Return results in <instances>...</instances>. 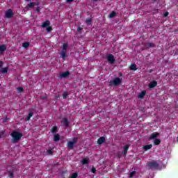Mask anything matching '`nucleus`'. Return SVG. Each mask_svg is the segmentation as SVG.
<instances>
[{
	"label": "nucleus",
	"mask_w": 178,
	"mask_h": 178,
	"mask_svg": "<svg viewBox=\"0 0 178 178\" xmlns=\"http://www.w3.org/2000/svg\"><path fill=\"white\" fill-rule=\"evenodd\" d=\"M49 24H51V22L49 21H46L42 24V27L43 28L48 27Z\"/></svg>",
	"instance_id": "dca6fc26"
},
{
	"label": "nucleus",
	"mask_w": 178,
	"mask_h": 178,
	"mask_svg": "<svg viewBox=\"0 0 178 178\" xmlns=\"http://www.w3.org/2000/svg\"><path fill=\"white\" fill-rule=\"evenodd\" d=\"M91 172L92 173H95V172H97V170L94 167H92L91 169Z\"/></svg>",
	"instance_id": "f704fd0d"
},
{
	"label": "nucleus",
	"mask_w": 178,
	"mask_h": 178,
	"mask_svg": "<svg viewBox=\"0 0 178 178\" xmlns=\"http://www.w3.org/2000/svg\"><path fill=\"white\" fill-rule=\"evenodd\" d=\"M152 1H153V2H155V1H156V0H152Z\"/></svg>",
	"instance_id": "a18cd8bd"
},
{
	"label": "nucleus",
	"mask_w": 178,
	"mask_h": 178,
	"mask_svg": "<svg viewBox=\"0 0 178 178\" xmlns=\"http://www.w3.org/2000/svg\"><path fill=\"white\" fill-rule=\"evenodd\" d=\"M11 136L13 138V143H17V141H20L22 137H23V134L17 132V131H14L11 134Z\"/></svg>",
	"instance_id": "f257e3e1"
},
{
	"label": "nucleus",
	"mask_w": 178,
	"mask_h": 178,
	"mask_svg": "<svg viewBox=\"0 0 178 178\" xmlns=\"http://www.w3.org/2000/svg\"><path fill=\"white\" fill-rule=\"evenodd\" d=\"M145 97V91H142L140 93H139L138 98H140V99H143Z\"/></svg>",
	"instance_id": "2eb2a0df"
},
{
	"label": "nucleus",
	"mask_w": 178,
	"mask_h": 178,
	"mask_svg": "<svg viewBox=\"0 0 178 178\" xmlns=\"http://www.w3.org/2000/svg\"><path fill=\"white\" fill-rule=\"evenodd\" d=\"M91 22H92V19L91 18L86 19L87 24H90L91 23Z\"/></svg>",
	"instance_id": "c85d7f7f"
},
{
	"label": "nucleus",
	"mask_w": 178,
	"mask_h": 178,
	"mask_svg": "<svg viewBox=\"0 0 178 178\" xmlns=\"http://www.w3.org/2000/svg\"><path fill=\"white\" fill-rule=\"evenodd\" d=\"M8 70H9V67H6L1 70V73H8Z\"/></svg>",
	"instance_id": "412c9836"
},
{
	"label": "nucleus",
	"mask_w": 178,
	"mask_h": 178,
	"mask_svg": "<svg viewBox=\"0 0 178 178\" xmlns=\"http://www.w3.org/2000/svg\"><path fill=\"white\" fill-rule=\"evenodd\" d=\"M153 47H155V44L152 42H148L145 44V48H153Z\"/></svg>",
	"instance_id": "4468645a"
},
{
	"label": "nucleus",
	"mask_w": 178,
	"mask_h": 178,
	"mask_svg": "<svg viewBox=\"0 0 178 178\" xmlns=\"http://www.w3.org/2000/svg\"><path fill=\"white\" fill-rule=\"evenodd\" d=\"M17 92H22L23 91V88H17Z\"/></svg>",
	"instance_id": "7c9ffc66"
},
{
	"label": "nucleus",
	"mask_w": 178,
	"mask_h": 178,
	"mask_svg": "<svg viewBox=\"0 0 178 178\" xmlns=\"http://www.w3.org/2000/svg\"><path fill=\"white\" fill-rule=\"evenodd\" d=\"M107 60L111 63V65H113L115 63V57L112 54H109L107 56Z\"/></svg>",
	"instance_id": "0eeeda50"
},
{
	"label": "nucleus",
	"mask_w": 178,
	"mask_h": 178,
	"mask_svg": "<svg viewBox=\"0 0 178 178\" xmlns=\"http://www.w3.org/2000/svg\"><path fill=\"white\" fill-rule=\"evenodd\" d=\"M154 143L155 145H159L161 144V140L159 139H154Z\"/></svg>",
	"instance_id": "5701e85b"
},
{
	"label": "nucleus",
	"mask_w": 178,
	"mask_h": 178,
	"mask_svg": "<svg viewBox=\"0 0 178 178\" xmlns=\"http://www.w3.org/2000/svg\"><path fill=\"white\" fill-rule=\"evenodd\" d=\"M70 178H77V173H74L71 175Z\"/></svg>",
	"instance_id": "473e14b6"
},
{
	"label": "nucleus",
	"mask_w": 178,
	"mask_h": 178,
	"mask_svg": "<svg viewBox=\"0 0 178 178\" xmlns=\"http://www.w3.org/2000/svg\"><path fill=\"white\" fill-rule=\"evenodd\" d=\"M58 130L57 127H54L51 129V133H56V131Z\"/></svg>",
	"instance_id": "cd10ccee"
},
{
	"label": "nucleus",
	"mask_w": 178,
	"mask_h": 178,
	"mask_svg": "<svg viewBox=\"0 0 178 178\" xmlns=\"http://www.w3.org/2000/svg\"><path fill=\"white\" fill-rule=\"evenodd\" d=\"M26 2H29V1H30V0H25Z\"/></svg>",
	"instance_id": "c03bdc74"
},
{
	"label": "nucleus",
	"mask_w": 178,
	"mask_h": 178,
	"mask_svg": "<svg viewBox=\"0 0 178 178\" xmlns=\"http://www.w3.org/2000/svg\"><path fill=\"white\" fill-rule=\"evenodd\" d=\"M151 148H152V145H145L143 147L144 151H148V149H151Z\"/></svg>",
	"instance_id": "f3484780"
},
{
	"label": "nucleus",
	"mask_w": 178,
	"mask_h": 178,
	"mask_svg": "<svg viewBox=\"0 0 178 178\" xmlns=\"http://www.w3.org/2000/svg\"><path fill=\"white\" fill-rule=\"evenodd\" d=\"M67 95H69L67 93H66V92H65L63 95V97L64 98V99H66V98H67Z\"/></svg>",
	"instance_id": "c756f323"
},
{
	"label": "nucleus",
	"mask_w": 178,
	"mask_h": 178,
	"mask_svg": "<svg viewBox=\"0 0 178 178\" xmlns=\"http://www.w3.org/2000/svg\"><path fill=\"white\" fill-rule=\"evenodd\" d=\"M159 136V133L154 132L150 135L149 140H154V138H156Z\"/></svg>",
	"instance_id": "6e6552de"
},
{
	"label": "nucleus",
	"mask_w": 178,
	"mask_h": 178,
	"mask_svg": "<svg viewBox=\"0 0 178 178\" xmlns=\"http://www.w3.org/2000/svg\"><path fill=\"white\" fill-rule=\"evenodd\" d=\"M35 6V3H30L27 5V8H34Z\"/></svg>",
	"instance_id": "a878e982"
},
{
	"label": "nucleus",
	"mask_w": 178,
	"mask_h": 178,
	"mask_svg": "<svg viewBox=\"0 0 178 178\" xmlns=\"http://www.w3.org/2000/svg\"><path fill=\"white\" fill-rule=\"evenodd\" d=\"M13 11H12L11 9H8L5 13L6 19H12V17H13Z\"/></svg>",
	"instance_id": "39448f33"
},
{
	"label": "nucleus",
	"mask_w": 178,
	"mask_h": 178,
	"mask_svg": "<svg viewBox=\"0 0 178 178\" xmlns=\"http://www.w3.org/2000/svg\"><path fill=\"white\" fill-rule=\"evenodd\" d=\"M105 143V138L104 137H101L97 140V144L101 145V144H104Z\"/></svg>",
	"instance_id": "9b49d317"
},
{
	"label": "nucleus",
	"mask_w": 178,
	"mask_h": 178,
	"mask_svg": "<svg viewBox=\"0 0 178 178\" xmlns=\"http://www.w3.org/2000/svg\"><path fill=\"white\" fill-rule=\"evenodd\" d=\"M136 175V172L133 171L130 173V177H133Z\"/></svg>",
	"instance_id": "c9c22d12"
},
{
	"label": "nucleus",
	"mask_w": 178,
	"mask_h": 178,
	"mask_svg": "<svg viewBox=\"0 0 178 178\" xmlns=\"http://www.w3.org/2000/svg\"><path fill=\"white\" fill-rule=\"evenodd\" d=\"M88 162H89V160H88V159H87V158H85V159H83L81 161L82 165H87V164L88 163Z\"/></svg>",
	"instance_id": "6ab92c4d"
},
{
	"label": "nucleus",
	"mask_w": 178,
	"mask_h": 178,
	"mask_svg": "<svg viewBox=\"0 0 178 178\" xmlns=\"http://www.w3.org/2000/svg\"><path fill=\"white\" fill-rule=\"evenodd\" d=\"M53 153H54V150H52V149L47 150V154L49 155H51V154H53Z\"/></svg>",
	"instance_id": "2f4dec72"
},
{
	"label": "nucleus",
	"mask_w": 178,
	"mask_h": 178,
	"mask_svg": "<svg viewBox=\"0 0 178 178\" xmlns=\"http://www.w3.org/2000/svg\"><path fill=\"white\" fill-rule=\"evenodd\" d=\"M60 139V136H59V134L54 135V140L56 141V143L59 141Z\"/></svg>",
	"instance_id": "a211bd4d"
},
{
	"label": "nucleus",
	"mask_w": 178,
	"mask_h": 178,
	"mask_svg": "<svg viewBox=\"0 0 178 178\" xmlns=\"http://www.w3.org/2000/svg\"><path fill=\"white\" fill-rule=\"evenodd\" d=\"M147 166L149 169H158L159 164L156 161H152L147 163Z\"/></svg>",
	"instance_id": "7ed1b4c3"
},
{
	"label": "nucleus",
	"mask_w": 178,
	"mask_h": 178,
	"mask_svg": "<svg viewBox=\"0 0 178 178\" xmlns=\"http://www.w3.org/2000/svg\"><path fill=\"white\" fill-rule=\"evenodd\" d=\"M115 16H116V13L115 11H113L109 15L108 17L110 19H112L113 17H115Z\"/></svg>",
	"instance_id": "4be33fe9"
},
{
	"label": "nucleus",
	"mask_w": 178,
	"mask_h": 178,
	"mask_svg": "<svg viewBox=\"0 0 178 178\" xmlns=\"http://www.w3.org/2000/svg\"><path fill=\"white\" fill-rule=\"evenodd\" d=\"M77 143V138H74L72 141L68 142L67 147L70 149H72L73 147H74V143Z\"/></svg>",
	"instance_id": "423d86ee"
},
{
	"label": "nucleus",
	"mask_w": 178,
	"mask_h": 178,
	"mask_svg": "<svg viewBox=\"0 0 178 178\" xmlns=\"http://www.w3.org/2000/svg\"><path fill=\"white\" fill-rule=\"evenodd\" d=\"M130 70H137V68L136 67V65L135 64H132L131 66H130Z\"/></svg>",
	"instance_id": "bb28decb"
},
{
	"label": "nucleus",
	"mask_w": 178,
	"mask_h": 178,
	"mask_svg": "<svg viewBox=\"0 0 178 178\" xmlns=\"http://www.w3.org/2000/svg\"><path fill=\"white\" fill-rule=\"evenodd\" d=\"M128 150H129V145H126L124 147V155H126V154H127Z\"/></svg>",
	"instance_id": "393cba45"
},
{
	"label": "nucleus",
	"mask_w": 178,
	"mask_h": 178,
	"mask_svg": "<svg viewBox=\"0 0 178 178\" xmlns=\"http://www.w3.org/2000/svg\"><path fill=\"white\" fill-rule=\"evenodd\" d=\"M157 84H158V82L153 81L149 83V88H154V87H156Z\"/></svg>",
	"instance_id": "1a4fd4ad"
},
{
	"label": "nucleus",
	"mask_w": 178,
	"mask_h": 178,
	"mask_svg": "<svg viewBox=\"0 0 178 178\" xmlns=\"http://www.w3.org/2000/svg\"><path fill=\"white\" fill-rule=\"evenodd\" d=\"M62 123L63 126H65V127H67L69 126V122L67 121V119L63 118Z\"/></svg>",
	"instance_id": "ddd939ff"
},
{
	"label": "nucleus",
	"mask_w": 178,
	"mask_h": 178,
	"mask_svg": "<svg viewBox=\"0 0 178 178\" xmlns=\"http://www.w3.org/2000/svg\"><path fill=\"white\" fill-rule=\"evenodd\" d=\"M22 47L24 48H28L29 47H30V43H29L28 42H26L22 44Z\"/></svg>",
	"instance_id": "b1692460"
},
{
	"label": "nucleus",
	"mask_w": 178,
	"mask_h": 178,
	"mask_svg": "<svg viewBox=\"0 0 178 178\" xmlns=\"http://www.w3.org/2000/svg\"><path fill=\"white\" fill-rule=\"evenodd\" d=\"M69 74H70V72H69V71H66L65 72H63L60 74V77L62 78H65V77H67V76H69Z\"/></svg>",
	"instance_id": "9d476101"
},
{
	"label": "nucleus",
	"mask_w": 178,
	"mask_h": 178,
	"mask_svg": "<svg viewBox=\"0 0 178 178\" xmlns=\"http://www.w3.org/2000/svg\"><path fill=\"white\" fill-rule=\"evenodd\" d=\"M168 15H169V13L168 12H165L164 13V17H166V16H168Z\"/></svg>",
	"instance_id": "58836bf2"
},
{
	"label": "nucleus",
	"mask_w": 178,
	"mask_h": 178,
	"mask_svg": "<svg viewBox=\"0 0 178 178\" xmlns=\"http://www.w3.org/2000/svg\"><path fill=\"white\" fill-rule=\"evenodd\" d=\"M36 10H37V12H40V10H41V8L40 7H38Z\"/></svg>",
	"instance_id": "79ce46f5"
},
{
	"label": "nucleus",
	"mask_w": 178,
	"mask_h": 178,
	"mask_svg": "<svg viewBox=\"0 0 178 178\" xmlns=\"http://www.w3.org/2000/svg\"><path fill=\"white\" fill-rule=\"evenodd\" d=\"M69 47V44L64 43L63 44L61 52H60V57L65 60L66 59V54L67 52V47Z\"/></svg>",
	"instance_id": "f03ea898"
},
{
	"label": "nucleus",
	"mask_w": 178,
	"mask_h": 178,
	"mask_svg": "<svg viewBox=\"0 0 178 178\" xmlns=\"http://www.w3.org/2000/svg\"><path fill=\"white\" fill-rule=\"evenodd\" d=\"M8 173H9L8 175L9 177H13V172H9Z\"/></svg>",
	"instance_id": "4c0bfd02"
},
{
	"label": "nucleus",
	"mask_w": 178,
	"mask_h": 178,
	"mask_svg": "<svg viewBox=\"0 0 178 178\" xmlns=\"http://www.w3.org/2000/svg\"><path fill=\"white\" fill-rule=\"evenodd\" d=\"M6 51V46L5 44H2L0 46V54H3Z\"/></svg>",
	"instance_id": "f8f14e48"
},
{
	"label": "nucleus",
	"mask_w": 178,
	"mask_h": 178,
	"mask_svg": "<svg viewBox=\"0 0 178 178\" xmlns=\"http://www.w3.org/2000/svg\"><path fill=\"white\" fill-rule=\"evenodd\" d=\"M67 3L73 2V0H67Z\"/></svg>",
	"instance_id": "37998d69"
},
{
	"label": "nucleus",
	"mask_w": 178,
	"mask_h": 178,
	"mask_svg": "<svg viewBox=\"0 0 178 178\" xmlns=\"http://www.w3.org/2000/svg\"><path fill=\"white\" fill-rule=\"evenodd\" d=\"M57 98H59V96H58Z\"/></svg>",
	"instance_id": "49530a36"
},
{
	"label": "nucleus",
	"mask_w": 178,
	"mask_h": 178,
	"mask_svg": "<svg viewBox=\"0 0 178 178\" xmlns=\"http://www.w3.org/2000/svg\"><path fill=\"white\" fill-rule=\"evenodd\" d=\"M33 118V112L29 113L28 116L25 118V120H30Z\"/></svg>",
	"instance_id": "aec40b11"
},
{
	"label": "nucleus",
	"mask_w": 178,
	"mask_h": 178,
	"mask_svg": "<svg viewBox=\"0 0 178 178\" xmlns=\"http://www.w3.org/2000/svg\"><path fill=\"white\" fill-rule=\"evenodd\" d=\"M81 30H83V28L79 26L78 29H77V31H81Z\"/></svg>",
	"instance_id": "ea45409f"
},
{
	"label": "nucleus",
	"mask_w": 178,
	"mask_h": 178,
	"mask_svg": "<svg viewBox=\"0 0 178 178\" xmlns=\"http://www.w3.org/2000/svg\"><path fill=\"white\" fill-rule=\"evenodd\" d=\"M3 131L0 132V138H2V137H5V136H3Z\"/></svg>",
	"instance_id": "e433bc0d"
},
{
	"label": "nucleus",
	"mask_w": 178,
	"mask_h": 178,
	"mask_svg": "<svg viewBox=\"0 0 178 178\" xmlns=\"http://www.w3.org/2000/svg\"><path fill=\"white\" fill-rule=\"evenodd\" d=\"M93 1H97V0H93Z\"/></svg>",
	"instance_id": "de8ad7c7"
},
{
	"label": "nucleus",
	"mask_w": 178,
	"mask_h": 178,
	"mask_svg": "<svg viewBox=\"0 0 178 178\" xmlns=\"http://www.w3.org/2000/svg\"><path fill=\"white\" fill-rule=\"evenodd\" d=\"M3 65V63L2 61H0V67H2Z\"/></svg>",
	"instance_id": "a19ab883"
},
{
	"label": "nucleus",
	"mask_w": 178,
	"mask_h": 178,
	"mask_svg": "<svg viewBox=\"0 0 178 178\" xmlns=\"http://www.w3.org/2000/svg\"><path fill=\"white\" fill-rule=\"evenodd\" d=\"M47 31H48V33L52 31V27L48 26V27L47 28Z\"/></svg>",
	"instance_id": "72a5a7b5"
},
{
	"label": "nucleus",
	"mask_w": 178,
	"mask_h": 178,
	"mask_svg": "<svg viewBox=\"0 0 178 178\" xmlns=\"http://www.w3.org/2000/svg\"><path fill=\"white\" fill-rule=\"evenodd\" d=\"M111 84L113 86H119L120 83H122V79L120 78H115L110 81Z\"/></svg>",
	"instance_id": "20e7f679"
}]
</instances>
